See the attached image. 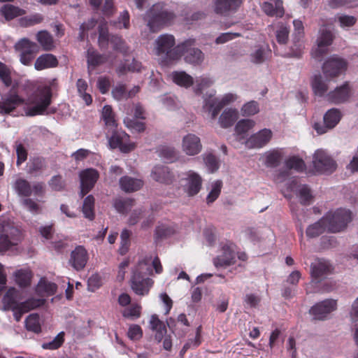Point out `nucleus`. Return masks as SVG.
I'll return each mask as SVG.
<instances>
[{
    "instance_id": "obj_19",
    "label": "nucleus",
    "mask_w": 358,
    "mask_h": 358,
    "mask_svg": "<svg viewBox=\"0 0 358 358\" xmlns=\"http://www.w3.org/2000/svg\"><path fill=\"white\" fill-rule=\"evenodd\" d=\"M80 192L82 197L85 196L94 186L99 178V173L93 169H87L80 173Z\"/></svg>"
},
{
    "instance_id": "obj_61",
    "label": "nucleus",
    "mask_w": 358,
    "mask_h": 358,
    "mask_svg": "<svg viewBox=\"0 0 358 358\" xmlns=\"http://www.w3.org/2000/svg\"><path fill=\"white\" fill-rule=\"evenodd\" d=\"M138 119L126 117L124 123L127 127L134 129L138 132H142L145 129V123L138 120Z\"/></svg>"
},
{
    "instance_id": "obj_27",
    "label": "nucleus",
    "mask_w": 358,
    "mask_h": 358,
    "mask_svg": "<svg viewBox=\"0 0 358 358\" xmlns=\"http://www.w3.org/2000/svg\"><path fill=\"white\" fill-rule=\"evenodd\" d=\"M194 45L195 42L189 46H185L182 51V55H184L186 62L197 65L203 62V53L199 49L194 48Z\"/></svg>"
},
{
    "instance_id": "obj_26",
    "label": "nucleus",
    "mask_w": 358,
    "mask_h": 358,
    "mask_svg": "<svg viewBox=\"0 0 358 358\" xmlns=\"http://www.w3.org/2000/svg\"><path fill=\"white\" fill-rule=\"evenodd\" d=\"M57 290V285L45 278H41L35 287L36 294L41 297L52 296Z\"/></svg>"
},
{
    "instance_id": "obj_7",
    "label": "nucleus",
    "mask_w": 358,
    "mask_h": 358,
    "mask_svg": "<svg viewBox=\"0 0 358 358\" xmlns=\"http://www.w3.org/2000/svg\"><path fill=\"white\" fill-rule=\"evenodd\" d=\"M111 135L108 137L111 149L118 148L123 153H128L136 148L134 143L130 141V136L122 129H112Z\"/></svg>"
},
{
    "instance_id": "obj_28",
    "label": "nucleus",
    "mask_w": 358,
    "mask_h": 358,
    "mask_svg": "<svg viewBox=\"0 0 358 358\" xmlns=\"http://www.w3.org/2000/svg\"><path fill=\"white\" fill-rule=\"evenodd\" d=\"M20 299V291L15 287H10L3 298L5 310L15 309L20 307L18 300Z\"/></svg>"
},
{
    "instance_id": "obj_60",
    "label": "nucleus",
    "mask_w": 358,
    "mask_h": 358,
    "mask_svg": "<svg viewBox=\"0 0 358 358\" xmlns=\"http://www.w3.org/2000/svg\"><path fill=\"white\" fill-rule=\"evenodd\" d=\"M0 80L6 87L12 84L11 72L10 69L3 62H0Z\"/></svg>"
},
{
    "instance_id": "obj_51",
    "label": "nucleus",
    "mask_w": 358,
    "mask_h": 358,
    "mask_svg": "<svg viewBox=\"0 0 358 358\" xmlns=\"http://www.w3.org/2000/svg\"><path fill=\"white\" fill-rule=\"evenodd\" d=\"M44 20L43 16L40 13H34L23 17L20 20L22 27H28L41 23Z\"/></svg>"
},
{
    "instance_id": "obj_63",
    "label": "nucleus",
    "mask_w": 358,
    "mask_h": 358,
    "mask_svg": "<svg viewBox=\"0 0 358 358\" xmlns=\"http://www.w3.org/2000/svg\"><path fill=\"white\" fill-rule=\"evenodd\" d=\"M64 341V333L60 332L57 336L50 342L43 344V348L49 350H56L60 348Z\"/></svg>"
},
{
    "instance_id": "obj_33",
    "label": "nucleus",
    "mask_w": 358,
    "mask_h": 358,
    "mask_svg": "<svg viewBox=\"0 0 358 358\" xmlns=\"http://www.w3.org/2000/svg\"><path fill=\"white\" fill-rule=\"evenodd\" d=\"M150 327L152 331H156L155 336L157 342H161L164 334H166V328L162 321H161L157 315H152L150 320Z\"/></svg>"
},
{
    "instance_id": "obj_64",
    "label": "nucleus",
    "mask_w": 358,
    "mask_h": 358,
    "mask_svg": "<svg viewBox=\"0 0 358 358\" xmlns=\"http://www.w3.org/2000/svg\"><path fill=\"white\" fill-rule=\"evenodd\" d=\"M203 160L210 172L213 173L219 169L218 160L213 154L206 155L204 157Z\"/></svg>"
},
{
    "instance_id": "obj_53",
    "label": "nucleus",
    "mask_w": 358,
    "mask_h": 358,
    "mask_svg": "<svg viewBox=\"0 0 358 358\" xmlns=\"http://www.w3.org/2000/svg\"><path fill=\"white\" fill-rule=\"evenodd\" d=\"M76 87L79 94L83 97V100L87 105H90L92 102V98L90 94L86 93V90L88 87L87 82L80 78L77 80Z\"/></svg>"
},
{
    "instance_id": "obj_30",
    "label": "nucleus",
    "mask_w": 358,
    "mask_h": 358,
    "mask_svg": "<svg viewBox=\"0 0 358 358\" xmlns=\"http://www.w3.org/2000/svg\"><path fill=\"white\" fill-rule=\"evenodd\" d=\"M262 8L270 17H282L285 13L283 1L282 0L275 1L274 5L270 2H264Z\"/></svg>"
},
{
    "instance_id": "obj_57",
    "label": "nucleus",
    "mask_w": 358,
    "mask_h": 358,
    "mask_svg": "<svg viewBox=\"0 0 358 358\" xmlns=\"http://www.w3.org/2000/svg\"><path fill=\"white\" fill-rule=\"evenodd\" d=\"M222 182L217 180L212 185V189L206 197V203L208 205L213 203L220 196L222 189Z\"/></svg>"
},
{
    "instance_id": "obj_10",
    "label": "nucleus",
    "mask_w": 358,
    "mask_h": 358,
    "mask_svg": "<svg viewBox=\"0 0 358 358\" xmlns=\"http://www.w3.org/2000/svg\"><path fill=\"white\" fill-rule=\"evenodd\" d=\"M313 163L315 170L319 173H331L336 169V162L322 150L315 152Z\"/></svg>"
},
{
    "instance_id": "obj_43",
    "label": "nucleus",
    "mask_w": 358,
    "mask_h": 358,
    "mask_svg": "<svg viewBox=\"0 0 358 358\" xmlns=\"http://www.w3.org/2000/svg\"><path fill=\"white\" fill-rule=\"evenodd\" d=\"M327 230L325 221L322 218L314 224L308 226L306 229V236L309 238H315L323 234Z\"/></svg>"
},
{
    "instance_id": "obj_41",
    "label": "nucleus",
    "mask_w": 358,
    "mask_h": 358,
    "mask_svg": "<svg viewBox=\"0 0 358 358\" xmlns=\"http://www.w3.org/2000/svg\"><path fill=\"white\" fill-rule=\"evenodd\" d=\"M139 91L138 87H135L128 93L126 90V87L124 85L116 86L112 90V94L116 100H122L134 96Z\"/></svg>"
},
{
    "instance_id": "obj_47",
    "label": "nucleus",
    "mask_w": 358,
    "mask_h": 358,
    "mask_svg": "<svg viewBox=\"0 0 358 358\" xmlns=\"http://www.w3.org/2000/svg\"><path fill=\"white\" fill-rule=\"evenodd\" d=\"M141 309L139 304L132 303L122 311V315L125 318L135 320L141 317Z\"/></svg>"
},
{
    "instance_id": "obj_59",
    "label": "nucleus",
    "mask_w": 358,
    "mask_h": 358,
    "mask_svg": "<svg viewBox=\"0 0 358 358\" xmlns=\"http://www.w3.org/2000/svg\"><path fill=\"white\" fill-rule=\"evenodd\" d=\"M255 126V122L251 120H241L235 127V131L238 135L246 134Z\"/></svg>"
},
{
    "instance_id": "obj_8",
    "label": "nucleus",
    "mask_w": 358,
    "mask_h": 358,
    "mask_svg": "<svg viewBox=\"0 0 358 358\" xmlns=\"http://www.w3.org/2000/svg\"><path fill=\"white\" fill-rule=\"evenodd\" d=\"M16 51L20 53V60L24 65H30L36 53L39 51L38 45L28 38H24L15 45Z\"/></svg>"
},
{
    "instance_id": "obj_32",
    "label": "nucleus",
    "mask_w": 358,
    "mask_h": 358,
    "mask_svg": "<svg viewBox=\"0 0 358 358\" xmlns=\"http://www.w3.org/2000/svg\"><path fill=\"white\" fill-rule=\"evenodd\" d=\"M120 185L124 192H132L140 189L143 185V182L139 179L123 176L120 180Z\"/></svg>"
},
{
    "instance_id": "obj_49",
    "label": "nucleus",
    "mask_w": 358,
    "mask_h": 358,
    "mask_svg": "<svg viewBox=\"0 0 358 358\" xmlns=\"http://www.w3.org/2000/svg\"><path fill=\"white\" fill-rule=\"evenodd\" d=\"M45 303V299H36V298H29L27 299L24 302H20V306L21 308L24 309V311L28 313L29 311L40 308L43 306Z\"/></svg>"
},
{
    "instance_id": "obj_16",
    "label": "nucleus",
    "mask_w": 358,
    "mask_h": 358,
    "mask_svg": "<svg viewBox=\"0 0 358 358\" xmlns=\"http://www.w3.org/2000/svg\"><path fill=\"white\" fill-rule=\"evenodd\" d=\"M213 264L216 268L227 267L236 262V256L232 243H227L222 246V255L213 259Z\"/></svg>"
},
{
    "instance_id": "obj_24",
    "label": "nucleus",
    "mask_w": 358,
    "mask_h": 358,
    "mask_svg": "<svg viewBox=\"0 0 358 358\" xmlns=\"http://www.w3.org/2000/svg\"><path fill=\"white\" fill-rule=\"evenodd\" d=\"M182 150L190 156L199 154L202 148L200 138L193 134H189L184 136L182 143Z\"/></svg>"
},
{
    "instance_id": "obj_25",
    "label": "nucleus",
    "mask_w": 358,
    "mask_h": 358,
    "mask_svg": "<svg viewBox=\"0 0 358 358\" xmlns=\"http://www.w3.org/2000/svg\"><path fill=\"white\" fill-rule=\"evenodd\" d=\"M86 57L89 72L94 70L96 67L106 63L107 61V57L105 55L100 54L92 47L87 49Z\"/></svg>"
},
{
    "instance_id": "obj_21",
    "label": "nucleus",
    "mask_w": 358,
    "mask_h": 358,
    "mask_svg": "<svg viewBox=\"0 0 358 358\" xmlns=\"http://www.w3.org/2000/svg\"><path fill=\"white\" fill-rule=\"evenodd\" d=\"M271 137V131L268 129H263L252 135L245 141V146L248 148H261L270 141Z\"/></svg>"
},
{
    "instance_id": "obj_48",
    "label": "nucleus",
    "mask_w": 358,
    "mask_h": 358,
    "mask_svg": "<svg viewBox=\"0 0 358 358\" xmlns=\"http://www.w3.org/2000/svg\"><path fill=\"white\" fill-rule=\"evenodd\" d=\"M285 164L289 171L294 169L297 172H303L306 169L304 161L297 156L290 157L286 159Z\"/></svg>"
},
{
    "instance_id": "obj_1",
    "label": "nucleus",
    "mask_w": 358,
    "mask_h": 358,
    "mask_svg": "<svg viewBox=\"0 0 358 358\" xmlns=\"http://www.w3.org/2000/svg\"><path fill=\"white\" fill-rule=\"evenodd\" d=\"M194 43V39L189 38L176 45V40L173 35L162 34L155 41L156 54L162 57V62L165 65H169L182 56L185 46H189Z\"/></svg>"
},
{
    "instance_id": "obj_22",
    "label": "nucleus",
    "mask_w": 358,
    "mask_h": 358,
    "mask_svg": "<svg viewBox=\"0 0 358 358\" xmlns=\"http://www.w3.org/2000/svg\"><path fill=\"white\" fill-rule=\"evenodd\" d=\"M88 258L86 249L82 245H78L71 252L69 264L76 271H81L85 267Z\"/></svg>"
},
{
    "instance_id": "obj_54",
    "label": "nucleus",
    "mask_w": 358,
    "mask_h": 358,
    "mask_svg": "<svg viewBox=\"0 0 358 358\" xmlns=\"http://www.w3.org/2000/svg\"><path fill=\"white\" fill-rule=\"evenodd\" d=\"M271 55V50L268 48H259L252 54V61L255 64H261Z\"/></svg>"
},
{
    "instance_id": "obj_5",
    "label": "nucleus",
    "mask_w": 358,
    "mask_h": 358,
    "mask_svg": "<svg viewBox=\"0 0 358 358\" xmlns=\"http://www.w3.org/2000/svg\"><path fill=\"white\" fill-rule=\"evenodd\" d=\"M352 213L345 208H338L335 211H329L322 217L325 221L327 231L338 233L343 231L352 221Z\"/></svg>"
},
{
    "instance_id": "obj_39",
    "label": "nucleus",
    "mask_w": 358,
    "mask_h": 358,
    "mask_svg": "<svg viewBox=\"0 0 358 358\" xmlns=\"http://www.w3.org/2000/svg\"><path fill=\"white\" fill-rule=\"evenodd\" d=\"M311 86L315 95L317 96H323L328 90V85L322 80L321 75H315L313 77Z\"/></svg>"
},
{
    "instance_id": "obj_35",
    "label": "nucleus",
    "mask_w": 358,
    "mask_h": 358,
    "mask_svg": "<svg viewBox=\"0 0 358 358\" xmlns=\"http://www.w3.org/2000/svg\"><path fill=\"white\" fill-rule=\"evenodd\" d=\"M238 113L236 109L228 108L220 117V124L223 128L230 127L238 119Z\"/></svg>"
},
{
    "instance_id": "obj_3",
    "label": "nucleus",
    "mask_w": 358,
    "mask_h": 358,
    "mask_svg": "<svg viewBox=\"0 0 358 358\" xmlns=\"http://www.w3.org/2000/svg\"><path fill=\"white\" fill-rule=\"evenodd\" d=\"M57 85V80L54 78L49 85L38 87L33 96V103L36 105L25 110L26 115L33 117L43 115L52 103V89L56 88Z\"/></svg>"
},
{
    "instance_id": "obj_23",
    "label": "nucleus",
    "mask_w": 358,
    "mask_h": 358,
    "mask_svg": "<svg viewBox=\"0 0 358 358\" xmlns=\"http://www.w3.org/2000/svg\"><path fill=\"white\" fill-rule=\"evenodd\" d=\"M152 178L160 183L170 185L175 180V176L167 166H155L151 173Z\"/></svg>"
},
{
    "instance_id": "obj_62",
    "label": "nucleus",
    "mask_w": 358,
    "mask_h": 358,
    "mask_svg": "<svg viewBox=\"0 0 358 358\" xmlns=\"http://www.w3.org/2000/svg\"><path fill=\"white\" fill-rule=\"evenodd\" d=\"M205 106L207 107L208 110L211 113L213 119H215L223 108L222 106L217 101V98L206 101Z\"/></svg>"
},
{
    "instance_id": "obj_58",
    "label": "nucleus",
    "mask_w": 358,
    "mask_h": 358,
    "mask_svg": "<svg viewBox=\"0 0 358 358\" xmlns=\"http://www.w3.org/2000/svg\"><path fill=\"white\" fill-rule=\"evenodd\" d=\"M159 156L171 162H174L178 157V153L176 149L173 147L162 146L159 150Z\"/></svg>"
},
{
    "instance_id": "obj_44",
    "label": "nucleus",
    "mask_w": 358,
    "mask_h": 358,
    "mask_svg": "<svg viewBox=\"0 0 358 358\" xmlns=\"http://www.w3.org/2000/svg\"><path fill=\"white\" fill-rule=\"evenodd\" d=\"M110 43L113 45L114 50L122 53L124 56H127L129 52V48L122 37L117 35L110 36Z\"/></svg>"
},
{
    "instance_id": "obj_18",
    "label": "nucleus",
    "mask_w": 358,
    "mask_h": 358,
    "mask_svg": "<svg viewBox=\"0 0 358 358\" xmlns=\"http://www.w3.org/2000/svg\"><path fill=\"white\" fill-rule=\"evenodd\" d=\"M352 96V88L348 82L337 87L327 94V99L330 103L341 104L348 101Z\"/></svg>"
},
{
    "instance_id": "obj_36",
    "label": "nucleus",
    "mask_w": 358,
    "mask_h": 358,
    "mask_svg": "<svg viewBox=\"0 0 358 358\" xmlns=\"http://www.w3.org/2000/svg\"><path fill=\"white\" fill-rule=\"evenodd\" d=\"M0 11L6 20H11L26 13L24 10L10 4L4 5Z\"/></svg>"
},
{
    "instance_id": "obj_45",
    "label": "nucleus",
    "mask_w": 358,
    "mask_h": 358,
    "mask_svg": "<svg viewBox=\"0 0 358 358\" xmlns=\"http://www.w3.org/2000/svg\"><path fill=\"white\" fill-rule=\"evenodd\" d=\"M82 211L85 217L90 220L94 219V198L92 195H89L84 199Z\"/></svg>"
},
{
    "instance_id": "obj_20",
    "label": "nucleus",
    "mask_w": 358,
    "mask_h": 358,
    "mask_svg": "<svg viewBox=\"0 0 358 358\" xmlns=\"http://www.w3.org/2000/svg\"><path fill=\"white\" fill-rule=\"evenodd\" d=\"M24 103V99L15 92L6 94L0 100V114H9Z\"/></svg>"
},
{
    "instance_id": "obj_38",
    "label": "nucleus",
    "mask_w": 358,
    "mask_h": 358,
    "mask_svg": "<svg viewBox=\"0 0 358 358\" xmlns=\"http://www.w3.org/2000/svg\"><path fill=\"white\" fill-rule=\"evenodd\" d=\"M36 40L45 51H50L54 48L52 36L45 30L40 31L37 33Z\"/></svg>"
},
{
    "instance_id": "obj_14",
    "label": "nucleus",
    "mask_w": 358,
    "mask_h": 358,
    "mask_svg": "<svg viewBox=\"0 0 358 358\" xmlns=\"http://www.w3.org/2000/svg\"><path fill=\"white\" fill-rule=\"evenodd\" d=\"M337 303L334 299H326L320 301L311 307L309 312L314 317L315 320H324L327 315L335 310Z\"/></svg>"
},
{
    "instance_id": "obj_13",
    "label": "nucleus",
    "mask_w": 358,
    "mask_h": 358,
    "mask_svg": "<svg viewBox=\"0 0 358 358\" xmlns=\"http://www.w3.org/2000/svg\"><path fill=\"white\" fill-rule=\"evenodd\" d=\"M347 69L346 62L336 56L329 58L322 66V71L326 78H335Z\"/></svg>"
},
{
    "instance_id": "obj_9",
    "label": "nucleus",
    "mask_w": 358,
    "mask_h": 358,
    "mask_svg": "<svg viewBox=\"0 0 358 358\" xmlns=\"http://www.w3.org/2000/svg\"><path fill=\"white\" fill-rule=\"evenodd\" d=\"M334 266L324 259H317L310 264V274L312 282L319 283L328 275L333 273Z\"/></svg>"
},
{
    "instance_id": "obj_40",
    "label": "nucleus",
    "mask_w": 358,
    "mask_h": 358,
    "mask_svg": "<svg viewBox=\"0 0 358 358\" xmlns=\"http://www.w3.org/2000/svg\"><path fill=\"white\" fill-rule=\"evenodd\" d=\"M101 117L105 125L110 129L117 127V123L115 119V113L110 106H104L102 110Z\"/></svg>"
},
{
    "instance_id": "obj_34",
    "label": "nucleus",
    "mask_w": 358,
    "mask_h": 358,
    "mask_svg": "<svg viewBox=\"0 0 358 358\" xmlns=\"http://www.w3.org/2000/svg\"><path fill=\"white\" fill-rule=\"evenodd\" d=\"M14 277L20 287L26 288L30 286L33 274L29 269H19L15 271Z\"/></svg>"
},
{
    "instance_id": "obj_4",
    "label": "nucleus",
    "mask_w": 358,
    "mask_h": 358,
    "mask_svg": "<svg viewBox=\"0 0 358 358\" xmlns=\"http://www.w3.org/2000/svg\"><path fill=\"white\" fill-rule=\"evenodd\" d=\"M150 260L151 257L145 258L139 261L136 268L134 272V275L131 278V288L136 294H147L153 284V280L151 278H144L141 275L144 266L146 267L147 271L144 274H150L152 273V268L150 266Z\"/></svg>"
},
{
    "instance_id": "obj_2",
    "label": "nucleus",
    "mask_w": 358,
    "mask_h": 358,
    "mask_svg": "<svg viewBox=\"0 0 358 358\" xmlns=\"http://www.w3.org/2000/svg\"><path fill=\"white\" fill-rule=\"evenodd\" d=\"M175 17L174 13L169 10L164 3H157L146 12L145 20L150 31L155 33L171 25Z\"/></svg>"
},
{
    "instance_id": "obj_6",
    "label": "nucleus",
    "mask_w": 358,
    "mask_h": 358,
    "mask_svg": "<svg viewBox=\"0 0 358 358\" xmlns=\"http://www.w3.org/2000/svg\"><path fill=\"white\" fill-rule=\"evenodd\" d=\"M13 188L20 197L29 198L32 194L36 196H43L45 194V184L36 182L31 184L23 178H17L13 184Z\"/></svg>"
},
{
    "instance_id": "obj_52",
    "label": "nucleus",
    "mask_w": 358,
    "mask_h": 358,
    "mask_svg": "<svg viewBox=\"0 0 358 358\" xmlns=\"http://www.w3.org/2000/svg\"><path fill=\"white\" fill-rule=\"evenodd\" d=\"M298 196L301 203L303 206L309 205L313 198L311 190L307 185H302L299 187Z\"/></svg>"
},
{
    "instance_id": "obj_17",
    "label": "nucleus",
    "mask_w": 358,
    "mask_h": 358,
    "mask_svg": "<svg viewBox=\"0 0 358 358\" xmlns=\"http://www.w3.org/2000/svg\"><path fill=\"white\" fill-rule=\"evenodd\" d=\"M185 180L184 190L189 196H194L201 190L203 183L201 177L193 171H189L184 173Z\"/></svg>"
},
{
    "instance_id": "obj_29",
    "label": "nucleus",
    "mask_w": 358,
    "mask_h": 358,
    "mask_svg": "<svg viewBox=\"0 0 358 358\" xmlns=\"http://www.w3.org/2000/svg\"><path fill=\"white\" fill-rule=\"evenodd\" d=\"M58 60L52 54L45 53L40 55L36 60L34 68L37 71L55 68L58 66Z\"/></svg>"
},
{
    "instance_id": "obj_56",
    "label": "nucleus",
    "mask_w": 358,
    "mask_h": 358,
    "mask_svg": "<svg viewBox=\"0 0 358 358\" xmlns=\"http://www.w3.org/2000/svg\"><path fill=\"white\" fill-rule=\"evenodd\" d=\"M282 159V154L278 150H273L266 155L265 164L268 167H276Z\"/></svg>"
},
{
    "instance_id": "obj_12",
    "label": "nucleus",
    "mask_w": 358,
    "mask_h": 358,
    "mask_svg": "<svg viewBox=\"0 0 358 358\" xmlns=\"http://www.w3.org/2000/svg\"><path fill=\"white\" fill-rule=\"evenodd\" d=\"M333 40L332 32L326 27L321 28L317 39V47L312 51V57L316 60L321 61L327 53V47L331 45Z\"/></svg>"
},
{
    "instance_id": "obj_46",
    "label": "nucleus",
    "mask_w": 358,
    "mask_h": 358,
    "mask_svg": "<svg viewBox=\"0 0 358 358\" xmlns=\"http://www.w3.org/2000/svg\"><path fill=\"white\" fill-rule=\"evenodd\" d=\"M25 327L28 331L40 333L41 327L39 315L37 313L30 314L25 320Z\"/></svg>"
},
{
    "instance_id": "obj_50",
    "label": "nucleus",
    "mask_w": 358,
    "mask_h": 358,
    "mask_svg": "<svg viewBox=\"0 0 358 358\" xmlns=\"http://www.w3.org/2000/svg\"><path fill=\"white\" fill-rule=\"evenodd\" d=\"M19 241L18 236L10 238L7 234H1L0 236V252H6L12 246L17 245Z\"/></svg>"
},
{
    "instance_id": "obj_11",
    "label": "nucleus",
    "mask_w": 358,
    "mask_h": 358,
    "mask_svg": "<svg viewBox=\"0 0 358 358\" xmlns=\"http://www.w3.org/2000/svg\"><path fill=\"white\" fill-rule=\"evenodd\" d=\"M342 114L338 108L328 110L323 117L324 124L316 122L313 128L318 134H324L329 130L334 129L341 121Z\"/></svg>"
},
{
    "instance_id": "obj_42",
    "label": "nucleus",
    "mask_w": 358,
    "mask_h": 358,
    "mask_svg": "<svg viewBox=\"0 0 358 358\" xmlns=\"http://www.w3.org/2000/svg\"><path fill=\"white\" fill-rule=\"evenodd\" d=\"M134 199L131 198H119L114 201L113 206L118 213L126 214L134 206Z\"/></svg>"
},
{
    "instance_id": "obj_37",
    "label": "nucleus",
    "mask_w": 358,
    "mask_h": 358,
    "mask_svg": "<svg viewBox=\"0 0 358 358\" xmlns=\"http://www.w3.org/2000/svg\"><path fill=\"white\" fill-rule=\"evenodd\" d=\"M173 82L181 87H189L194 83L193 78L185 71H175L172 73Z\"/></svg>"
},
{
    "instance_id": "obj_31",
    "label": "nucleus",
    "mask_w": 358,
    "mask_h": 358,
    "mask_svg": "<svg viewBox=\"0 0 358 358\" xmlns=\"http://www.w3.org/2000/svg\"><path fill=\"white\" fill-rule=\"evenodd\" d=\"M142 69V64L140 62L133 58L131 61L125 59L123 62L120 64L116 69L119 76L125 75L128 72H140Z\"/></svg>"
},
{
    "instance_id": "obj_15",
    "label": "nucleus",
    "mask_w": 358,
    "mask_h": 358,
    "mask_svg": "<svg viewBox=\"0 0 358 358\" xmlns=\"http://www.w3.org/2000/svg\"><path fill=\"white\" fill-rule=\"evenodd\" d=\"M243 0H214V12L221 16L228 17L237 12Z\"/></svg>"
},
{
    "instance_id": "obj_55",
    "label": "nucleus",
    "mask_w": 358,
    "mask_h": 358,
    "mask_svg": "<svg viewBox=\"0 0 358 358\" xmlns=\"http://www.w3.org/2000/svg\"><path fill=\"white\" fill-rule=\"evenodd\" d=\"M110 37L108 34V31L106 27L103 26L99 27V38L98 44L101 50H106L108 48V43H110Z\"/></svg>"
}]
</instances>
